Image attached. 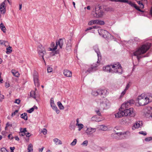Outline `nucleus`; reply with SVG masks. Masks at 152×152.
I'll return each mask as SVG.
<instances>
[{"label": "nucleus", "instance_id": "1a4fd4ad", "mask_svg": "<svg viewBox=\"0 0 152 152\" xmlns=\"http://www.w3.org/2000/svg\"><path fill=\"white\" fill-rule=\"evenodd\" d=\"M34 81L35 86L37 87H39L40 86L39 83V80L38 76V73L36 72L35 71L33 75Z\"/></svg>", "mask_w": 152, "mask_h": 152}, {"label": "nucleus", "instance_id": "a211bd4d", "mask_svg": "<svg viewBox=\"0 0 152 152\" xmlns=\"http://www.w3.org/2000/svg\"><path fill=\"white\" fill-rule=\"evenodd\" d=\"M99 95L101 96H106L108 94V92L106 89H99Z\"/></svg>", "mask_w": 152, "mask_h": 152}, {"label": "nucleus", "instance_id": "3c124183", "mask_svg": "<svg viewBox=\"0 0 152 152\" xmlns=\"http://www.w3.org/2000/svg\"><path fill=\"white\" fill-rule=\"evenodd\" d=\"M133 41H136L139 42L140 41V39L137 37H135L134 39H133Z\"/></svg>", "mask_w": 152, "mask_h": 152}, {"label": "nucleus", "instance_id": "9d476101", "mask_svg": "<svg viewBox=\"0 0 152 152\" xmlns=\"http://www.w3.org/2000/svg\"><path fill=\"white\" fill-rule=\"evenodd\" d=\"M134 109L132 108H130L129 109H125L124 110V114L125 116H130L131 117L134 116L133 114Z\"/></svg>", "mask_w": 152, "mask_h": 152}, {"label": "nucleus", "instance_id": "37998d69", "mask_svg": "<svg viewBox=\"0 0 152 152\" xmlns=\"http://www.w3.org/2000/svg\"><path fill=\"white\" fill-rule=\"evenodd\" d=\"M20 132H24L25 133L27 132L26 129V128H24L23 129L20 128Z\"/></svg>", "mask_w": 152, "mask_h": 152}, {"label": "nucleus", "instance_id": "338daca9", "mask_svg": "<svg viewBox=\"0 0 152 152\" xmlns=\"http://www.w3.org/2000/svg\"><path fill=\"white\" fill-rule=\"evenodd\" d=\"M25 135L27 137H29L31 136L30 133L27 132L25 133Z\"/></svg>", "mask_w": 152, "mask_h": 152}, {"label": "nucleus", "instance_id": "4468645a", "mask_svg": "<svg viewBox=\"0 0 152 152\" xmlns=\"http://www.w3.org/2000/svg\"><path fill=\"white\" fill-rule=\"evenodd\" d=\"M118 129L116 127H115L114 129V131L115 132V133L114 134H112V137H113V138H115L117 139H120V136L122 134H126L125 132H124L122 133L121 132H116L115 131V129Z\"/></svg>", "mask_w": 152, "mask_h": 152}, {"label": "nucleus", "instance_id": "680f3d73", "mask_svg": "<svg viewBox=\"0 0 152 152\" xmlns=\"http://www.w3.org/2000/svg\"><path fill=\"white\" fill-rule=\"evenodd\" d=\"M8 137L9 139H10L11 140H12L13 138L12 135L11 134H9V135L8 136Z\"/></svg>", "mask_w": 152, "mask_h": 152}, {"label": "nucleus", "instance_id": "603ef678", "mask_svg": "<svg viewBox=\"0 0 152 152\" xmlns=\"http://www.w3.org/2000/svg\"><path fill=\"white\" fill-rule=\"evenodd\" d=\"M4 98V95H0V101L1 102H2L3 99Z\"/></svg>", "mask_w": 152, "mask_h": 152}, {"label": "nucleus", "instance_id": "f3484780", "mask_svg": "<svg viewBox=\"0 0 152 152\" xmlns=\"http://www.w3.org/2000/svg\"><path fill=\"white\" fill-rule=\"evenodd\" d=\"M6 1L5 0L2 2L0 5V10L1 13L4 14L6 12V6L5 2Z\"/></svg>", "mask_w": 152, "mask_h": 152}, {"label": "nucleus", "instance_id": "ea45409f", "mask_svg": "<svg viewBox=\"0 0 152 152\" xmlns=\"http://www.w3.org/2000/svg\"><path fill=\"white\" fill-rule=\"evenodd\" d=\"M134 100L132 99H131L128 101L127 102L126 104H130V105L132 104H134Z\"/></svg>", "mask_w": 152, "mask_h": 152}, {"label": "nucleus", "instance_id": "f03ea898", "mask_svg": "<svg viewBox=\"0 0 152 152\" xmlns=\"http://www.w3.org/2000/svg\"><path fill=\"white\" fill-rule=\"evenodd\" d=\"M151 46V44L149 42L142 45L133 53V56H137L138 60H139L141 58L140 55L145 53L149 49Z\"/></svg>", "mask_w": 152, "mask_h": 152}, {"label": "nucleus", "instance_id": "052dcab7", "mask_svg": "<svg viewBox=\"0 0 152 152\" xmlns=\"http://www.w3.org/2000/svg\"><path fill=\"white\" fill-rule=\"evenodd\" d=\"M18 112V110H15L14 112L12 113L11 115L12 116H14L15 115V114Z\"/></svg>", "mask_w": 152, "mask_h": 152}, {"label": "nucleus", "instance_id": "864d4df0", "mask_svg": "<svg viewBox=\"0 0 152 152\" xmlns=\"http://www.w3.org/2000/svg\"><path fill=\"white\" fill-rule=\"evenodd\" d=\"M125 0H113V1L115 2H121L122 3H124Z\"/></svg>", "mask_w": 152, "mask_h": 152}, {"label": "nucleus", "instance_id": "39448f33", "mask_svg": "<svg viewBox=\"0 0 152 152\" xmlns=\"http://www.w3.org/2000/svg\"><path fill=\"white\" fill-rule=\"evenodd\" d=\"M38 54L40 57H42L44 61L45 62L44 56L46 54L45 50L44 47L41 45H39L37 48Z\"/></svg>", "mask_w": 152, "mask_h": 152}, {"label": "nucleus", "instance_id": "9b49d317", "mask_svg": "<svg viewBox=\"0 0 152 152\" xmlns=\"http://www.w3.org/2000/svg\"><path fill=\"white\" fill-rule=\"evenodd\" d=\"M124 3H126L128 4H129L132 7H134L135 9H136L138 11L143 12L144 11L141 10H140L139 7L137 6L136 4H135L133 2L131 1H129L128 0H125Z\"/></svg>", "mask_w": 152, "mask_h": 152}, {"label": "nucleus", "instance_id": "0eeeda50", "mask_svg": "<svg viewBox=\"0 0 152 152\" xmlns=\"http://www.w3.org/2000/svg\"><path fill=\"white\" fill-rule=\"evenodd\" d=\"M144 113L147 118L152 120V107H149L146 109Z\"/></svg>", "mask_w": 152, "mask_h": 152}, {"label": "nucleus", "instance_id": "13d9d810", "mask_svg": "<svg viewBox=\"0 0 152 152\" xmlns=\"http://www.w3.org/2000/svg\"><path fill=\"white\" fill-rule=\"evenodd\" d=\"M20 101L19 99H16L15 100V103L18 104H19L20 103Z\"/></svg>", "mask_w": 152, "mask_h": 152}, {"label": "nucleus", "instance_id": "6ab92c4d", "mask_svg": "<svg viewBox=\"0 0 152 152\" xmlns=\"http://www.w3.org/2000/svg\"><path fill=\"white\" fill-rule=\"evenodd\" d=\"M124 113V110H119L118 112L115 115V117L118 118L121 117L125 116Z\"/></svg>", "mask_w": 152, "mask_h": 152}, {"label": "nucleus", "instance_id": "bf43d9fd", "mask_svg": "<svg viewBox=\"0 0 152 152\" xmlns=\"http://www.w3.org/2000/svg\"><path fill=\"white\" fill-rule=\"evenodd\" d=\"M8 44V43L7 41H3V45H4L5 46H7Z\"/></svg>", "mask_w": 152, "mask_h": 152}, {"label": "nucleus", "instance_id": "e2e57ef3", "mask_svg": "<svg viewBox=\"0 0 152 152\" xmlns=\"http://www.w3.org/2000/svg\"><path fill=\"white\" fill-rule=\"evenodd\" d=\"M1 151L2 152H6V151H7V150L6 148H3L1 149Z\"/></svg>", "mask_w": 152, "mask_h": 152}, {"label": "nucleus", "instance_id": "5fc2aeb1", "mask_svg": "<svg viewBox=\"0 0 152 152\" xmlns=\"http://www.w3.org/2000/svg\"><path fill=\"white\" fill-rule=\"evenodd\" d=\"M34 108L33 107H32L31 108H30L29 110H28L27 111V112L29 113H31L34 110Z\"/></svg>", "mask_w": 152, "mask_h": 152}, {"label": "nucleus", "instance_id": "a878e982", "mask_svg": "<svg viewBox=\"0 0 152 152\" xmlns=\"http://www.w3.org/2000/svg\"><path fill=\"white\" fill-rule=\"evenodd\" d=\"M91 94L94 96H97L98 95H99V89L97 90H93L91 92Z\"/></svg>", "mask_w": 152, "mask_h": 152}, {"label": "nucleus", "instance_id": "8fccbe9b", "mask_svg": "<svg viewBox=\"0 0 152 152\" xmlns=\"http://www.w3.org/2000/svg\"><path fill=\"white\" fill-rule=\"evenodd\" d=\"M129 83H129L127 84L126 85V87L124 89V90H126V91L129 88L130 86V85L129 84Z\"/></svg>", "mask_w": 152, "mask_h": 152}, {"label": "nucleus", "instance_id": "7c9ffc66", "mask_svg": "<svg viewBox=\"0 0 152 152\" xmlns=\"http://www.w3.org/2000/svg\"><path fill=\"white\" fill-rule=\"evenodd\" d=\"M98 20H92L91 21L88 23V25H92L93 24H98Z\"/></svg>", "mask_w": 152, "mask_h": 152}, {"label": "nucleus", "instance_id": "cd10ccee", "mask_svg": "<svg viewBox=\"0 0 152 152\" xmlns=\"http://www.w3.org/2000/svg\"><path fill=\"white\" fill-rule=\"evenodd\" d=\"M21 117L23 119L25 120H27L28 119V116L27 113H24L21 115Z\"/></svg>", "mask_w": 152, "mask_h": 152}, {"label": "nucleus", "instance_id": "6e6d98bb", "mask_svg": "<svg viewBox=\"0 0 152 152\" xmlns=\"http://www.w3.org/2000/svg\"><path fill=\"white\" fill-rule=\"evenodd\" d=\"M106 10L107 11H112L113 10V9L112 7H109Z\"/></svg>", "mask_w": 152, "mask_h": 152}, {"label": "nucleus", "instance_id": "c756f323", "mask_svg": "<svg viewBox=\"0 0 152 152\" xmlns=\"http://www.w3.org/2000/svg\"><path fill=\"white\" fill-rule=\"evenodd\" d=\"M33 150V145L32 144L30 143L28 147V152H32Z\"/></svg>", "mask_w": 152, "mask_h": 152}, {"label": "nucleus", "instance_id": "e433bc0d", "mask_svg": "<svg viewBox=\"0 0 152 152\" xmlns=\"http://www.w3.org/2000/svg\"><path fill=\"white\" fill-rule=\"evenodd\" d=\"M126 91L124 89V90L122 92L119 97L120 98H121L123 97L124 95L125 94Z\"/></svg>", "mask_w": 152, "mask_h": 152}, {"label": "nucleus", "instance_id": "ddd939ff", "mask_svg": "<svg viewBox=\"0 0 152 152\" xmlns=\"http://www.w3.org/2000/svg\"><path fill=\"white\" fill-rule=\"evenodd\" d=\"M142 121H137L133 125L132 127V129L133 130H134L135 129L141 128L142 126Z\"/></svg>", "mask_w": 152, "mask_h": 152}, {"label": "nucleus", "instance_id": "f257e3e1", "mask_svg": "<svg viewBox=\"0 0 152 152\" xmlns=\"http://www.w3.org/2000/svg\"><path fill=\"white\" fill-rule=\"evenodd\" d=\"M152 101V94H142L137 98V101L140 105H146Z\"/></svg>", "mask_w": 152, "mask_h": 152}, {"label": "nucleus", "instance_id": "20e7f679", "mask_svg": "<svg viewBox=\"0 0 152 152\" xmlns=\"http://www.w3.org/2000/svg\"><path fill=\"white\" fill-rule=\"evenodd\" d=\"M100 106L101 109L104 110L108 109L110 106V103L109 101L106 99H103L102 101H100Z\"/></svg>", "mask_w": 152, "mask_h": 152}, {"label": "nucleus", "instance_id": "c9c22d12", "mask_svg": "<svg viewBox=\"0 0 152 152\" xmlns=\"http://www.w3.org/2000/svg\"><path fill=\"white\" fill-rule=\"evenodd\" d=\"M137 3L140 5V7L141 9L144 8V5L142 2H141L140 1H137Z\"/></svg>", "mask_w": 152, "mask_h": 152}, {"label": "nucleus", "instance_id": "c85d7f7f", "mask_svg": "<svg viewBox=\"0 0 152 152\" xmlns=\"http://www.w3.org/2000/svg\"><path fill=\"white\" fill-rule=\"evenodd\" d=\"M12 51V48L11 47L9 46V47L6 48V53L9 54H10Z\"/></svg>", "mask_w": 152, "mask_h": 152}, {"label": "nucleus", "instance_id": "a19ab883", "mask_svg": "<svg viewBox=\"0 0 152 152\" xmlns=\"http://www.w3.org/2000/svg\"><path fill=\"white\" fill-rule=\"evenodd\" d=\"M145 140L146 142H149L152 140V137H149L146 138L145 139Z\"/></svg>", "mask_w": 152, "mask_h": 152}, {"label": "nucleus", "instance_id": "de8ad7c7", "mask_svg": "<svg viewBox=\"0 0 152 152\" xmlns=\"http://www.w3.org/2000/svg\"><path fill=\"white\" fill-rule=\"evenodd\" d=\"M42 132L45 135L47 133V130L46 129L44 128L42 131Z\"/></svg>", "mask_w": 152, "mask_h": 152}, {"label": "nucleus", "instance_id": "5701e85b", "mask_svg": "<svg viewBox=\"0 0 152 152\" xmlns=\"http://www.w3.org/2000/svg\"><path fill=\"white\" fill-rule=\"evenodd\" d=\"M98 128H99V130L104 131H106L107 129V127L103 125H99Z\"/></svg>", "mask_w": 152, "mask_h": 152}, {"label": "nucleus", "instance_id": "58836bf2", "mask_svg": "<svg viewBox=\"0 0 152 152\" xmlns=\"http://www.w3.org/2000/svg\"><path fill=\"white\" fill-rule=\"evenodd\" d=\"M77 142V140L76 139H75L70 144L71 145L74 146L76 144Z\"/></svg>", "mask_w": 152, "mask_h": 152}, {"label": "nucleus", "instance_id": "c03bdc74", "mask_svg": "<svg viewBox=\"0 0 152 152\" xmlns=\"http://www.w3.org/2000/svg\"><path fill=\"white\" fill-rule=\"evenodd\" d=\"M98 24L100 25H103L104 24V23L103 21H102L98 20Z\"/></svg>", "mask_w": 152, "mask_h": 152}, {"label": "nucleus", "instance_id": "4d7b16f0", "mask_svg": "<svg viewBox=\"0 0 152 152\" xmlns=\"http://www.w3.org/2000/svg\"><path fill=\"white\" fill-rule=\"evenodd\" d=\"M55 104L54 102V101L53 98H51L50 99V105L52 104Z\"/></svg>", "mask_w": 152, "mask_h": 152}, {"label": "nucleus", "instance_id": "6e6552de", "mask_svg": "<svg viewBox=\"0 0 152 152\" xmlns=\"http://www.w3.org/2000/svg\"><path fill=\"white\" fill-rule=\"evenodd\" d=\"M98 32L100 35L105 38H108L111 36V34L105 30L102 29H99Z\"/></svg>", "mask_w": 152, "mask_h": 152}, {"label": "nucleus", "instance_id": "774afa93", "mask_svg": "<svg viewBox=\"0 0 152 152\" xmlns=\"http://www.w3.org/2000/svg\"><path fill=\"white\" fill-rule=\"evenodd\" d=\"M10 149L11 150L10 152H13L14 150L15 149V148L14 147H10Z\"/></svg>", "mask_w": 152, "mask_h": 152}, {"label": "nucleus", "instance_id": "393cba45", "mask_svg": "<svg viewBox=\"0 0 152 152\" xmlns=\"http://www.w3.org/2000/svg\"><path fill=\"white\" fill-rule=\"evenodd\" d=\"M0 28L4 33H5L6 31V29L2 23L0 24Z\"/></svg>", "mask_w": 152, "mask_h": 152}, {"label": "nucleus", "instance_id": "09e8293b", "mask_svg": "<svg viewBox=\"0 0 152 152\" xmlns=\"http://www.w3.org/2000/svg\"><path fill=\"white\" fill-rule=\"evenodd\" d=\"M139 134L143 135L144 136H145L147 134V133L146 132L141 131L139 132Z\"/></svg>", "mask_w": 152, "mask_h": 152}, {"label": "nucleus", "instance_id": "0e129e2a", "mask_svg": "<svg viewBox=\"0 0 152 152\" xmlns=\"http://www.w3.org/2000/svg\"><path fill=\"white\" fill-rule=\"evenodd\" d=\"M5 84V86L6 88H8L10 86V84L6 82Z\"/></svg>", "mask_w": 152, "mask_h": 152}, {"label": "nucleus", "instance_id": "f8f14e48", "mask_svg": "<svg viewBox=\"0 0 152 152\" xmlns=\"http://www.w3.org/2000/svg\"><path fill=\"white\" fill-rule=\"evenodd\" d=\"M97 66V65L96 64H94L93 65H91L85 72V73L88 74L95 71L96 69Z\"/></svg>", "mask_w": 152, "mask_h": 152}, {"label": "nucleus", "instance_id": "dca6fc26", "mask_svg": "<svg viewBox=\"0 0 152 152\" xmlns=\"http://www.w3.org/2000/svg\"><path fill=\"white\" fill-rule=\"evenodd\" d=\"M93 48L94 50L97 53L98 57V61H97V62H98L99 60L101 59V55L98 46L97 45H95L94 46Z\"/></svg>", "mask_w": 152, "mask_h": 152}, {"label": "nucleus", "instance_id": "72a5a7b5", "mask_svg": "<svg viewBox=\"0 0 152 152\" xmlns=\"http://www.w3.org/2000/svg\"><path fill=\"white\" fill-rule=\"evenodd\" d=\"M77 126H78V130L80 131L81 130L83 129L84 127L83 125L82 124H77Z\"/></svg>", "mask_w": 152, "mask_h": 152}, {"label": "nucleus", "instance_id": "b1692460", "mask_svg": "<svg viewBox=\"0 0 152 152\" xmlns=\"http://www.w3.org/2000/svg\"><path fill=\"white\" fill-rule=\"evenodd\" d=\"M53 141L56 145H61L62 144L61 141L57 138L54 139Z\"/></svg>", "mask_w": 152, "mask_h": 152}, {"label": "nucleus", "instance_id": "79ce46f5", "mask_svg": "<svg viewBox=\"0 0 152 152\" xmlns=\"http://www.w3.org/2000/svg\"><path fill=\"white\" fill-rule=\"evenodd\" d=\"M95 112L99 116H101V114L100 112L99 109H96L95 110Z\"/></svg>", "mask_w": 152, "mask_h": 152}, {"label": "nucleus", "instance_id": "7ed1b4c3", "mask_svg": "<svg viewBox=\"0 0 152 152\" xmlns=\"http://www.w3.org/2000/svg\"><path fill=\"white\" fill-rule=\"evenodd\" d=\"M112 67L111 73H118L121 74L123 72V70L121 64L118 62L111 64Z\"/></svg>", "mask_w": 152, "mask_h": 152}, {"label": "nucleus", "instance_id": "49530a36", "mask_svg": "<svg viewBox=\"0 0 152 152\" xmlns=\"http://www.w3.org/2000/svg\"><path fill=\"white\" fill-rule=\"evenodd\" d=\"M88 144V141L87 140L84 141L82 144L81 145L85 146H87Z\"/></svg>", "mask_w": 152, "mask_h": 152}, {"label": "nucleus", "instance_id": "bb28decb", "mask_svg": "<svg viewBox=\"0 0 152 152\" xmlns=\"http://www.w3.org/2000/svg\"><path fill=\"white\" fill-rule=\"evenodd\" d=\"M11 72L12 73L13 75L17 77H18L19 76L20 74L18 72L15 71L14 70H12Z\"/></svg>", "mask_w": 152, "mask_h": 152}, {"label": "nucleus", "instance_id": "423d86ee", "mask_svg": "<svg viewBox=\"0 0 152 152\" xmlns=\"http://www.w3.org/2000/svg\"><path fill=\"white\" fill-rule=\"evenodd\" d=\"M64 44V39H61L57 41L56 42L55 46L53 48H50V51H55L57 48V47L59 46L60 48L61 49Z\"/></svg>", "mask_w": 152, "mask_h": 152}, {"label": "nucleus", "instance_id": "4be33fe9", "mask_svg": "<svg viewBox=\"0 0 152 152\" xmlns=\"http://www.w3.org/2000/svg\"><path fill=\"white\" fill-rule=\"evenodd\" d=\"M51 107L53 109L56 111V113L58 114L60 113V110L58 109L56 104H54L50 105Z\"/></svg>", "mask_w": 152, "mask_h": 152}, {"label": "nucleus", "instance_id": "2f4dec72", "mask_svg": "<svg viewBox=\"0 0 152 152\" xmlns=\"http://www.w3.org/2000/svg\"><path fill=\"white\" fill-rule=\"evenodd\" d=\"M57 105L60 110H63L64 109L63 106L60 102H57Z\"/></svg>", "mask_w": 152, "mask_h": 152}, {"label": "nucleus", "instance_id": "2eb2a0df", "mask_svg": "<svg viewBox=\"0 0 152 152\" xmlns=\"http://www.w3.org/2000/svg\"><path fill=\"white\" fill-rule=\"evenodd\" d=\"M96 130V128L91 127L87 128L86 131V133L88 135H90L94 133Z\"/></svg>", "mask_w": 152, "mask_h": 152}, {"label": "nucleus", "instance_id": "a18cd8bd", "mask_svg": "<svg viewBox=\"0 0 152 152\" xmlns=\"http://www.w3.org/2000/svg\"><path fill=\"white\" fill-rule=\"evenodd\" d=\"M53 69L50 67H48L47 68V70L48 73L51 72L52 71Z\"/></svg>", "mask_w": 152, "mask_h": 152}, {"label": "nucleus", "instance_id": "69168bd1", "mask_svg": "<svg viewBox=\"0 0 152 152\" xmlns=\"http://www.w3.org/2000/svg\"><path fill=\"white\" fill-rule=\"evenodd\" d=\"M12 126V125L11 124H10L9 122H8L6 124V128H7L9 126Z\"/></svg>", "mask_w": 152, "mask_h": 152}, {"label": "nucleus", "instance_id": "412c9836", "mask_svg": "<svg viewBox=\"0 0 152 152\" xmlns=\"http://www.w3.org/2000/svg\"><path fill=\"white\" fill-rule=\"evenodd\" d=\"M103 69L104 71L111 73V70L112 69L111 65H108L106 66L103 67Z\"/></svg>", "mask_w": 152, "mask_h": 152}, {"label": "nucleus", "instance_id": "aec40b11", "mask_svg": "<svg viewBox=\"0 0 152 152\" xmlns=\"http://www.w3.org/2000/svg\"><path fill=\"white\" fill-rule=\"evenodd\" d=\"M63 74L65 76L68 77H71L72 76V72L67 69L64 70Z\"/></svg>", "mask_w": 152, "mask_h": 152}, {"label": "nucleus", "instance_id": "473e14b6", "mask_svg": "<svg viewBox=\"0 0 152 152\" xmlns=\"http://www.w3.org/2000/svg\"><path fill=\"white\" fill-rule=\"evenodd\" d=\"M127 102H126L124 104H123L121 106V109H124V107H128L130 105V104H126Z\"/></svg>", "mask_w": 152, "mask_h": 152}, {"label": "nucleus", "instance_id": "4c0bfd02", "mask_svg": "<svg viewBox=\"0 0 152 152\" xmlns=\"http://www.w3.org/2000/svg\"><path fill=\"white\" fill-rule=\"evenodd\" d=\"M95 14H94V17H100L101 16L99 14H98L97 13V12H96V7H95Z\"/></svg>", "mask_w": 152, "mask_h": 152}, {"label": "nucleus", "instance_id": "f704fd0d", "mask_svg": "<svg viewBox=\"0 0 152 152\" xmlns=\"http://www.w3.org/2000/svg\"><path fill=\"white\" fill-rule=\"evenodd\" d=\"M31 96L34 99L36 98V96L35 95V92L34 91H31L30 92Z\"/></svg>", "mask_w": 152, "mask_h": 152}]
</instances>
